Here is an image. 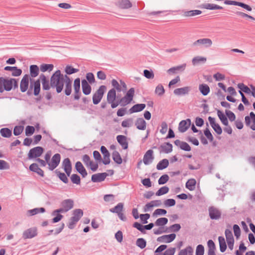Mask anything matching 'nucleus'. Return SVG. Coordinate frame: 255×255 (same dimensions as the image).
<instances>
[{
    "label": "nucleus",
    "mask_w": 255,
    "mask_h": 255,
    "mask_svg": "<svg viewBox=\"0 0 255 255\" xmlns=\"http://www.w3.org/2000/svg\"><path fill=\"white\" fill-rule=\"evenodd\" d=\"M41 80L43 90H49L50 88L55 89L57 93H61L63 89L64 82L66 80L65 75L61 74V71H56L51 76L50 81L46 76L41 74L39 76Z\"/></svg>",
    "instance_id": "1"
},
{
    "label": "nucleus",
    "mask_w": 255,
    "mask_h": 255,
    "mask_svg": "<svg viewBox=\"0 0 255 255\" xmlns=\"http://www.w3.org/2000/svg\"><path fill=\"white\" fill-rule=\"evenodd\" d=\"M18 87V80L14 78L6 79L0 77V93H1L4 91H10L12 88L15 89Z\"/></svg>",
    "instance_id": "2"
},
{
    "label": "nucleus",
    "mask_w": 255,
    "mask_h": 255,
    "mask_svg": "<svg viewBox=\"0 0 255 255\" xmlns=\"http://www.w3.org/2000/svg\"><path fill=\"white\" fill-rule=\"evenodd\" d=\"M106 91V86L101 85L99 87V89L93 95L92 100L93 103L94 105H97L101 102Z\"/></svg>",
    "instance_id": "3"
},
{
    "label": "nucleus",
    "mask_w": 255,
    "mask_h": 255,
    "mask_svg": "<svg viewBox=\"0 0 255 255\" xmlns=\"http://www.w3.org/2000/svg\"><path fill=\"white\" fill-rule=\"evenodd\" d=\"M44 151V149L41 146H36L30 149L28 153L29 159L37 158L40 157Z\"/></svg>",
    "instance_id": "4"
},
{
    "label": "nucleus",
    "mask_w": 255,
    "mask_h": 255,
    "mask_svg": "<svg viewBox=\"0 0 255 255\" xmlns=\"http://www.w3.org/2000/svg\"><path fill=\"white\" fill-rule=\"evenodd\" d=\"M61 160V155L59 153L55 154L51 158V162H48L49 169L51 171L56 168L60 163Z\"/></svg>",
    "instance_id": "5"
},
{
    "label": "nucleus",
    "mask_w": 255,
    "mask_h": 255,
    "mask_svg": "<svg viewBox=\"0 0 255 255\" xmlns=\"http://www.w3.org/2000/svg\"><path fill=\"white\" fill-rule=\"evenodd\" d=\"M213 44L211 39L208 38H204L198 39L193 43V46H198L203 45L205 48H208L212 46Z\"/></svg>",
    "instance_id": "6"
},
{
    "label": "nucleus",
    "mask_w": 255,
    "mask_h": 255,
    "mask_svg": "<svg viewBox=\"0 0 255 255\" xmlns=\"http://www.w3.org/2000/svg\"><path fill=\"white\" fill-rule=\"evenodd\" d=\"M245 124L252 130H255V114L252 112L250 113V116H246L245 118Z\"/></svg>",
    "instance_id": "7"
},
{
    "label": "nucleus",
    "mask_w": 255,
    "mask_h": 255,
    "mask_svg": "<svg viewBox=\"0 0 255 255\" xmlns=\"http://www.w3.org/2000/svg\"><path fill=\"white\" fill-rule=\"evenodd\" d=\"M66 211L61 207L60 208L53 211L52 213V216H56L52 219L53 223H56L59 222L63 217V215L60 213H66Z\"/></svg>",
    "instance_id": "8"
},
{
    "label": "nucleus",
    "mask_w": 255,
    "mask_h": 255,
    "mask_svg": "<svg viewBox=\"0 0 255 255\" xmlns=\"http://www.w3.org/2000/svg\"><path fill=\"white\" fill-rule=\"evenodd\" d=\"M209 215L212 220H218L221 217V212L217 208L211 206L209 208Z\"/></svg>",
    "instance_id": "9"
},
{
    "label": "nucleus",
    "mask_w": 255,
    "mask_h": 255,
    "mask_svg": "<svg viewBox=\"0 0 255 255\" xmlns=\"http://www.w3.org/2000/svg\"><path fill=\"white\" fill-rule=\"evenodd\" d=\"M37 235V228L35 227L29 228L24 231L22 234V238L24 239H31Z\"/></svg>",
    "instance_id": "10"
},
{
    "label": "nucleus",
    "mask_w": 255,
    "mask_h": 255,
    "mask_svg": "<svg viewBox=\"0 0 255 255\" xmlns=\"http://www.w3.org/2000/svg\"><path fill=\"white\" fill-rule=\"evenodd\" d=\"M109 175L106 172L99 173L92 175L91 181L93 182H101L105 180L107 176Z\"/></svg>",
    "instance_id": "11"
},
{
    "label": "nucleus",
    "mask_w": 255,
    "mask_h": 255,
    "mask_svg": "<svg viewBox=\"0 0 255 255\" xmlns=\"http://www.w3.org/2000/svg\"><path fill=\"white\" fill-rule=\"evenodd\" d=\"M29 76L27 74L24 75L20 83V89L21 92L23 93L26 91L29 85Z\"/></svg>",
    "instance_id": "12"
},
{
    "label": "nucleus",
    "mask_w": 255,
    "mask_h": 255,
    "mask_svg": "<svg viewBox=\"0 0 255 255\" xmlns=\"http://www.w3.org/2000/svg\"><path fill=\"white\" fill-rule=\"evenodd\" d=\"M30 89L32 90L33 88L34 89L33 94L35 96H37L39 95L40 91V81L39 79H38L36 81L33 80V83H32V81L30 79Z\"/></svg>",
    "instance_id": "13"
},
{
    "label": "nucleus",
    "mask_w": 255,
    "mask_h": 255,
    "mask_svg": "<svg viewBox=\"0 0 255 255\" xmlns=\"http://www.w3.org/2000/svg\"><path fill=\"white\" fill-rule=\"evenodd\" d=\"M65 78H66V80L64 82L65 84L64 93L66 96H68L71 94L72 81L67 74L65 75Z\"/></svg>",
    "instance_id": "14"
},
{
    "label": "nucleus",
    "mask_w": 255,
    "mask_h": 255,
    "mask_svg": "<svg viewBox=\"0 0 255 255\" xmlns=\"http://www.w3.org/2000/svg\"><path fill=\"white\" fill-rule=\"evenodd\" d=\"M176 238V235L174 233L163 235L157 238V241L159 242H164L169 243L172 242Z\"/></svg>",
    "instance_id": "15"
},
{
    "label": "nucleus",
    "mask_w": 255,
    "mask_h": 255,
    "mask_svg": "<svg viewBox=\"0 0 255 255\" xmlns=\"http://www.w3.org/2000/svg\"><path fill=\"white\" fill-rule=\"evenodd\" d=\"M208 121L215 131L218 134H221L222 133V129L218 124L216 123L215 119L211 117H209Z\"/></svg>",
    "instance_id": "16"
},
{
    "label": "nucleus",
    "mask_w": 255,
    "mask_h": 255,
    "mask_svg": "<svg viewBox=\"0 0 255 255\" xmlns=\"http://www.w3.org/2000/svg\"><path fill=\"white\" fill-rule=\"evenodd\" d=\"M153 153L151 149H149L145 152L143 158V162L145 165H148L152 162L154 159Z\"/></svg>",
    "instance_id": "17"
},
{
    "label": "nucleus",
    "mask_w": 255,
    "mask_h": 255,
    "mask_svg": "<svg viewBox=\"0 0 255 255\" xmlns=\"http://www.w3.org/2000/svg\"><path fill=\"white\" fill-rule=\"evenodd\" d=\"M190 125L191 120L189 119H188L186 120L181 121L179 124V131L181 132H185L188 129Z\"/></svg>",
    "instance_id": "18"
},
{
    "label": "nucleus",
    "mask_w": 255,
    "mask_h": 255,
    "mask_svg": "<svg viewBox=\"0 0 255 255\" xmlns=\"http://www.w3.org/2000/svg\"><path fill=\"white\" fill-rule=\"evenodd\" d=\"M191 88L190 87L186 86L175 89L173 91V93L176 96H181L188 94Z\"/></svg>",
    "instance_id": "19"
},
{
    "label": "nucleus",
    "mask_w": 255,
    "mask_h": 255,
    "mask_svg": "<svg viewBox=\"0 0 255 255\" xmlns=\"http://www.w3.org/2000/svg\"><path fill=\"white\" fill-rule=\"evenodd\" d=\"M82 89L84 94L88 95L91 93L92 88L86 79H83L81 81Z\"/></svg>",
    "instance_id": "20"
},
{
    "label": "nucleus",
    "mask_w": 255,
    "mask_h": 255,
    "mask_svg": "<svg viewBox=\"0 0 255 255\" xmlns=\"http://www.w3.org/2000/svg\"><path fill=\"white\" fill-rule=\"evenodd\" d=\"M75 168L83 178H85L88 174L87 172L80 161H77L75 164Z\"/></svg>",
    "instance_id": "21"
},
{
    "label": "nucleus",
    "mask_w": 255,
    "mask_h": 255,
    "mask_svg": "<svg viewBox=\"0 0 255 255\" xmlns=\"http://www.w3.org/2000/svg\"><path fill=\"white\" fill-rule=\"evenodd\" d=\"M74 206V201L71 199H65L61 203V206L62 207L66 212H68Z\"/></svg>",
    "instance_id": "22"
},
{
    "label": "nucleus",
    "mask_w": 255,
    "mask_h": 255,
    "mask_svg": "<svg viewBox=\"0 0 255 255\" xmlns=\"http://www.w3.org/2000/svg\"><path fill=\"white\" fill-rule=\"evenodd\" d=\"M117 140L124 149H127L128 148V142L127 141V137L126 136L118 135L117 136Z\"/></svg>",
    "instance_id": "23"
},
{
    "label": "nucleus",
    "mask_w": 255,
    "mask_h": 255,
    "mask_svg": "<svg viewBox=\"0 0 255 255\" xmlns=\"http://www.w3.org/2000/svg\"><path fill=\"white\" fill-rule=\"evenodd\" d=\"M117 5L121 9H129L132 7V3L129 0H121Z\"/></svg>",
    "instance_id": "24"
},
{
    "label": "nucleus",
    "mask_w": 255,
    "mask_h": 255,
    "mask_svg": "<svg viewBox=\"0 0 255 255\" xmlns=\"http://www.w3.org/2000/svg\"><path fill=\"white\" fill-rule=\"evenodd\" d=\"M173 146L169 142H165L163 144L161 145L159 147L160 152L165 153H170L172 151Z\"/></svg>",
    "instance_id": "25"
},
{
    "label": "nucleus",
    "mask_w": 255,
    "mask_h": 255,
    "mask_svg": "<svg viewBox=\"0 0 255 255\" xmlns=\"http://www.w3.org/2000/svg\"><path fill=\"white\" fill-rule=\"evenodd\" d=\"M183 15L184 17H193L197 15L201 14L202 11L200 10L195 9L191 10H182Z\"/></svg>",
    "instance_id": "26"
},
{
    "label": "nucleus",
    "mask_w": 255,
    "mask_h": 255,
    "mask_svg": "<svg viewBox=\"0 0 255 255\" xmlns=\"http://www.w3.org/2000/svg\"><path fill=\"white\" fill-rule=\"evenodd\" d=\"M135 125L139 130H145L146 129V123L142 118H139L135 122Z\"/></svg>",
    "instance_id": "27"
},
{
    "label": "nucleus",
    "mask_w": 255,
    "mask_h": 255,
    "mask_svg": "<svg viewBox=\"0 0 255 255\" xmlns=\"http://www.w3.org/2000/svg\"><path fill=\"white\" fill-rule=\"evenodd\" d=\"M144 104H137L133 105L129 110L130 114L139 112L144 109L145 108Z\"/></svg>",
    "instance_id": "28"
},
{
    "label": "nucleus",
    "mask_w": 255,
    "mask_h": 255,
    "mask_svg": "<svg viewBox=\"0 0 255 255\" xmlns=\"http://www.w3.org/2000/svg\"><path fill=\"white\" fill-rule=\"evenodd\" d=\"M208 247V255H216V246L212 240H209L207 242Z\"/></svg>",
    "instance_id": "29"
},
{
    "label": "nucleus",
    "mask_w": 255,
    "mask_h": 255,
    "mask_svg": "<svg viewBox=\"0 0 255 255\" xmlns=\"http://www.w3.org/2000/svg\"><path fill=\"white\" fill-rule=\"evenodd\" d=\"M116 98V91L114 88L110 90L107 94V102L112 103L114 102Z\"/></svg>",
    "instance_id": "30"
},
{
    "label": "nucleus",
    "mask_w": 255,
    "mask_h": 255,
    "mask_svg": "<svg viewBox=\"0 0 255 255\" xmlns=\"http://www.w3.org/2000/svg\"><path fill=\"white\" fill-rule=\"evenodd\" d=\"M201 7L209 10L222 9L223 8L222 6L214 3H204L202 5Z\"/></svg>",
    "instance_id": "31"
},
{
    "label": "nucleus",
    "mask_w": 255,
    "mask_h": 255,
    "mask_svg": "<svg viewBox=\"0 0 255 255\" xmlns=\"http://www.w3.org/2000/svg\"><path fill=\"white\" fill-rule=\"evenodd\" d=\"M199 90L203 96H207L210 91V87L206 84H200L199 86Z\"/></svg>",
    "instance_id": "32"
},
{
    "label": "nucleus",
    "mask_w": 255,
    "mask_h": 255,
    "mask_svg": "<svg viewBox=\"0 0 255 255\" xmlns=\"http://www.w3.org/2000/svg\"><path fill=\"white\" fill-rule=\"evenodd\" d=\"M168 165V160L167 159H163L157 163L156 165V169L158 170H161L167 168Z\"/></svg>",
    "instance_id": "33"
},
{
    "label": "nucleus",
    "mask_w": 255,
    "mask_h": 255,
    "mask_svg": "<svg viewBox=\"0 0 255 255\" xmlns=\"http://www.w3.org/2000/svg\"><path fill=\"white\" fill-rule=\"evenodd\" d=\"M218 240L219 242L220 250L221 252L224 253L227 249V245L225 238L222 236L218 237Z\"/></svg>",
    "instance_id": "34"
},
{
    "label": "nucleus",
    "mask_w": 255,
    "mask_h": 255,
    "mask_svg": "<svg viewBox=\"0 0 255 255\" xmlns=\"http://www.w3.org/2000/svg\"><path fill=\"white\" fill-rule=\"evenodd\" d=\"M0 133L2 137L8 138L12 135V131L7 128H4L0 129Z\"/></svg>",
    "instance_id": "35"
},
{
    "label": "nucleus",
    "mask_w": 255,
    "mask_h": 255,
    "mask_svg": "<svg viewBox=\"0 0 255 255\" xmlns=\"http://www.w3.org/2000/svg\"><path fill=\"white\" fill-rule=\"evenodd\" d=\"M30 74L33 77H36L39 74V67L36 65H32L30 66Z\"/></svg>",
    "instance_id": "36"
},
{
    "label": "nucleus",
    "mask_w": 255,
    "mask_h": 255,
    "mask_svg": "<svg viewBox=\"0 0 255 255\" xmlns=\"http://www.w3.org/2000/svg\"><path fill=\"white\" fill-rule=\"evenodd\" d=\"M196 181L195 179L191 178L189 179L186 183V188L190 191H193L195 188Z\"/></svg>",
    "instance_id": "37"
},
{
    "label": "nucleus",
    "mask_w": 255,
    "mask_h": 255,
    "mask_svg": "<svg viewBox=\"0 0 255 255\" xmlns=\"http://www.w3.org/2000/svg\"><path fill=\"white\" fill-rule=\"evenodd\" d=\"M112 157L114 161L118 164L122 163V158L119 152L116 150L112 153Z\"/></svg>",
    "instance_id": "38"
},
{
    "label": "nucleus",
    "mask_w": 255,
    "mask_h": 255,
    "mask_svg": "<svg viewBox=\"0 0 255 255\" xmlns=\"http://www.w3.org/2000/svg\"><path fill=\"white\" fill-rule=\"evenodd\" d=\"M217 115L222 124L226 126H228L229 123L226 116L219 110H217Z\"/></svg>",
    "instance_id": "39"
},
{
    "label": "nucleus",
    "mask_w": 255,
    "mask_h": 255,
    "mask_svg": "<svg viewBox=\"0 0 255 255\" xmlns=\"http://www.w3.org/2000/svg\"><path fill=\"white\" fill-rule=\"evenodd\" d=\"M54 68V66L52 64H42L40 66V70L42 72L46 71H51Z\"/></svg>",
    "instance_id": "40"
},
{
    "label": "nucleus",
    "mask_w": 255,
    "mask_h": 255,
    "mask_svg": "<svg viewBox=\"0 0 255 255\" xmlns=\"http://www.w3.org/2000/svg\"><path fill=\"white\" fill-rule=\"evenodd\" d=\"M123 208L124 204L119 203L115 207L111 208L110 211L112 213L118 214L123 211Z\"/></svg>",
    "instance_id": "41"
},
{
    "label": "nucleus",
    "mask_w": 255,
    "mask_h": 255,
    "mask_svg": "<svg viewBox=\"0 0 255 255\" xmlns=\"http://www.w3.org/2000/svg\"><path fill=\"white\" fill-rule=\"evenodd\" d=\"M45 212V209L44 208H36L31 210H29L28 211V214L29 216H33L36 214H37L39 213H44Z\"/></svg>",
    "instance_id": "42"
},
{
    "label": "nucleus",
    "mask_w": 255,
    "mask_h": 255,
    "mask_svg": "<svg viewBox=\"0 0 255 255\" xmlns=\"http://www.w3.org/2000/svg\"><path fill=\"white\" fill-rule=\"evenodd\" d=\"M55 173L59 178V179L64 183L67 184L68 183L69 180L66 176V175L64 173L60 172L59 171L56 170L55 171Z\"/></svg>",
    "instance_id": "43"
},
{
    "label": "nucleus",
    "mask_w": 255,
    "mask_h": 255,
    "mask_svg": "<svg viewBox=\"0 0 255 255\" xmlns=\"http://www.w3.org/2000/svg\"><path fill=\"white\" fill-rule=\"evenodd\" d=\"M225 234L227 243L234 242V237L231 230L226 229Z\"/></svg>",
    "instance_id": "44"
},
{
    "label": "nucleus",
    "mask_w": 255,
    "mask_h": 255,
    "mask_svg": "<svg viewBox=\"0 0 255 255\" xmlns=\"http://www.w3.org/2000/svg\"><path fill=\"white\" fill-rule=\"evenodd\" d=\"M168 223V219L166 218L163 217L157 219L155 222V225L157 226H162L165 225Z\"/></svg>",
    "instance_id": "45"
},
{
    "label": "nucleus",
    "mask_w": 255,
    "mask_h": 255,
    "mask_svg": "<svg viewBox=\"0 0 255 255\" xmlns=\"http://www.w3.org/2000/svg\"><path fill=\"white\" fill-rule=\"evenodd\" d=\"M207 59L205 57L201 56H196L192 59V62L194 65H197L200 63H205Z\"/></svg>",
    "instance_id": "46"
},
{
    "label": "nucleus",
    "mask_w": 255,
    "mask_h": 255,
    "mask_svg": "<svg viewBox=\"0 0 255 255\" xmlns=\"http://www.w3.org/2000/svg\"><path fill=\"white\" fill-rule=\"evenodd\" d=\"M169 188L164 186L161 187L155 193L156 196H159L167 193L169 191Z\"/></svg>",
    "instance_id": "47"
},
{
    "label": "nucleus",
    "mask_w": 255,
    "mask_h": 255,
    "mask_svg": "<svg viewBox=\"0 0 255 255\" xmlns=\"http://www.w3.org/2000/svg\"><path fill=\"white\" fill-rule=\"evenodd\" d=\"M136 245L141 249H143L146 246V242L143 238H138L136 241Z\"/></svg>",
    "instance_id": "48"
},
{
    "label": "nucleus",
    "mask_w": 255,
    "mask_h": 255,
    "mask_svg": "<svg viewBox=\"0 0 255 255\" xmlns=\"http://www.w3.org/2000/svg\"><path fill=\"white\" fill-rule=\"evenodd\" d=\"M79 71L78 69L74 68L71 66L67 65L65 71L68 75H71L75 73L78 72Z\"/></svg>",
    "instance_id": "49"
},
{
    "label": "nucleus",
    "mask_w": 255,
    "mask_h": 255,
    "mask_svg": "<svg viewBox=\"0 0 255 255\" xmlns=\"http://www.w3.org/2000/svg\"><path fill=\"white\" fill-rule=\"evenodd\" d=\"M238 88H239L242 92H244L246 94H250L251 92V89L243 83H239L238 85Z\"/></svg>",
    "instance_id": "50"
},
{
    "label": "nucleus",
    "mask_w": 255,
    "mask_h": 255,
    "mask_svg": "<svg viewBox=\"0 0 255 255\" xmlns=\"http://www.w3.org/2000/svg\"><path fill=\"white\" fill-rule=\"evenodd\" d=\"M83 215V212L82 209H76L73 211V216L75 217L79 221Z\"/></svg>",
    "instance_id": "51"
},
{
    "label": "nucleus",
    "mask_w": 255,
    "mask_h": 255,
    "mask_svg": "<svg viewBox=\"0 0 255 255\" xmlns=\"http://www.w3.org/2000/svg\"><path fill=\"white\" fill-rule=\"evenodd\" d=\"M71 182L73 184L79 185L81 183V179L80 176L77 174H73L70 177Z\"/></svg>",
    "instance_id": "52"
},
{
    "label": "nucleus",
    "mask_w": 255,
    "mask_h": 255,
    "mask_svg": "<svg viewBox=\"0 0 255 255\" xmlns=\"http://www.w3.org/2000/svg\"><path fill=\"white\" fill-rule=\"evenodd\" d=\"M62 166L64 170L71 168L72 169V164L69 158H65L62 161Z\"/></svg>",
    "instance_id": "53"
},
{
    "label": "nucleus",
    "mask_w": 255,
    "mask_h": 255,
    "mask_svg": "<svg viewBox=\"0 0 255 255\" xmlns=\"http://www.w3.org/2000/svg\"><path fill=\"white\" fill-rule=\"evenodd\" d=\"M155 92L159 96L163 95L165 93L163 86L161 84H158L155 88Z\"/></svg>",
    "instance_id": "54"
},
{
    "label": "nucleus",
    "mask_w": 255,
    "mask_h": 255,
    "mask_svg": "<svg viewBox=\"0 0 255 255\" xmlns=\"http://www.w3.org/2000/svg\"><path fill=\"white\" fill-rule=\"evenodd\" d=\"M169 177L167 174H163L159 178L158 183L159 185L165 184L169 180Z\"/></svg>",
    "instance_id": "55"
},
{
    "label": "nucleus",
    "mask_w": 255,
    "mask_h": 255,
    "mask_svg": "<svg viewBox=\"0 0 255 255\" xmlns=\"http://www.w3.org/2000/svg\"><path fill=\"white\" fill-rule=\"evenodd\" d=\"M193 249L191 246L187 247L186 249L181 250L178 255H187V253L192 254Z\"/></svg>",
    "instance_id": "56"
},
{
    "label": "nucleus",
    "mask_w": 255,
    "mask_h": 255,
    "mask_svg": "<svg viewBox=\"0 0 255 255\" xmlns=\"http://www.w3.org/2000/svg\"><path fill=\"white\" fill-rule=\"evenodd\" d=\"M86 80L88 83L93 84L95 82V78L94 74L91 72H89L86 74Z\"/></svg>",
    "instance_id": "57"
},
{
    "label": "nucleus",
    "mask_w": 255,
    "mask_h": 255,
    "mask_svg": "<svg viewBox=\"0 0 255 255\" xmlns=\"http://www.w3.org/2000/svg\"><path fill=\"white\" fill-rule=\"evenodd\" d=\"M111 84L114 89L116 90L118 92H120L122 91L121 86L116 79H113Z\"/></svg>",
    "instance_id": "58"
},
{
    "label": "nucleus",
    "mask_w": 255,
    "mask_h": 255,
    "mask_svg": "<svg viewBox=\"0 0 255 255\" xmlns=\"http://www.w3.org/2000/svg\"><path fill=\"white\" fill-rule=\"evenodd\" d=\"M175 250V248H170L166 250L163 254H155L154 255H174Z\"/></svg>",
    "instance_id": "59"
},
{
    "label": "nucleus",
    "mask_w": 255,
    "mask_h": 255,
    "mask_svg": "<svg viewBox=\"0 0 255 255\" xmlns=\"http://www.w3.org/2000/svg\"><path fill=\"white\" fill-rule=\"evenodd\" d=\"M119 101L120 103V105L122 106H125L129 104L131 102L130 100H129L125 96L122 98L120 100H119Z\"/></svg>",
    "instance_id": "60"
},
{
    "label": "nucleus",
    "mask_w": 255,
    "mask_h": 255,
    "mask_svg": "<svg viewBox=\"0 0 255 255\" xmlns=\"http://www.w3.org/2000/svg\"><path fill=\"white\" fill-rule=\"evenodd\" d=\"M10 168L9 164L6 161L0 160V170L9 169Z\"/></svg>",
    "instance_id": "61"
},
{
    "label": "nucleus",
    "mask_w": 255,
    "mask_h": 255,
    "mask_svg": "<svg viewBox=\"0 0 255 255\" xmlns=\"http://www.w3.org/2000/svg\"><path fill=\"white\" fill-rule=\"evenodd\" d=\"M73 87L74 91L78 92V91H80V79L79 78L74 80Z\"/></svg>",
    "instance_id": "62"
},
{
    "label": "nucleus",
    "mask_w": 255,
    "mask_h": 255,
    "mask_svg": "<svg viewBox=\"0 0 255 255\" xmlns=\"http://www.w3.org/2000/svg\"><path fill=\"white\" fill-rule=\"evenodd\" d=\"M134 95V89L133 88H130L127 92L125 96L130 100L131 101Z\"/></svg>",
    "instance_id": "63"
},
{
    "label": "nucleus",
    "mask_w": 255,
    "mask_h": 255,
    "mask_svg": "<svg viewBox=\"0 0 255 255\" xmlns=\"http://www.w3.org/2000/svg\"><path fill=\"white\" fill-rule=\"evenodd\" d=\"M204 247L202 245H199L196 247L195 255H204Z\"/></svg>",
    "instance_id": "64"
}]
</instances>
